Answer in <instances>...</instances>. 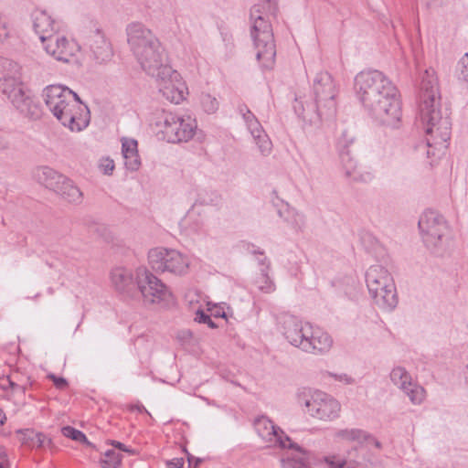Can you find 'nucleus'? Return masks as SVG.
Wrapping results in <instances>:
<instances>
[{"label":"nucleus","mask_w":468,"mask_h":468,"mask_svg":"<svg viewBox=\"0 0 468 468\" xmlns=\"http://www.w3.org/2000/svg\"><path fill=\"white\" fill-rule=\"evenodd\" d=\"M90 48L93 54L94 59L99 63H104L113 56L111 43L105 36L99 30L93 32L90 38Z\"/></svg>","instance_id":"5701e85b"},{"label":"nucleus","mask_w":468,"mask_h":468,"mask_svg":"<svg viewBox=\"0 0 468 468\" xmlns=\"http://www.w3.org/2000/svg\"><path fill=\"white\" fill-rule=\"evenodd\" d=\"M356 94L367 113L379 123L396 128L401 121L400 94L381 71L367 70L355 78Z\"/></svg>","instance_id":"f257e3e1"},{"label":"nucleus","mask_w":468,"mask_h":468,"mask_svg":"<svg viewBox=\"0 0 468 468\" xmlns=\"http://www.w3.org/2000/svg\"><path fill=\"white\" fill-rule=\"evenodd\" d=\"M50 379H52L54 385L58 388H64L67 386V380L64 378L56 377L55 375L51 374L48 376Z\"/></svg>","instance_id":"a19ab883"},{"label":"nucleus","mask_w":468,"mask_h":468,"mask_svg":"<svg viewBox=\"0 0 468 468\" xmlns=\"http://www.w3.org/2000/svg\"><path fill=\"white\" fill-rule=\"evenodd\" d=\"M340 158L343 169L347 177L361 182H369L374 178L373 173L358 165L357 162L351 156L348 151L342 152Z\"/></svg>","instance_id":"4be33fe9"},{"label":"nucleus","mask_w":468,"mask_h":468,"mask_svg":"<svg viewBox=\"0 0 468 468\" xmlns=\"http://www.w3.org/2000/svg\"><path fill=\"white\" fill-rule=\"evenodd\" d=\"M255 430L258 435L268 443L269 447L290 448L295 447L291 439L283 431L275 426L274 423L266 417H261L255 420Z\"/></svg>","instance_id":"a211bd4d"},{"label":"nucleus","mask_w":468,"mask_h":468,"mask_svg":"<svg viewBox=\"0 0 468 468\" xmlns=\"http://www.w3.org/2000/svg\"><path fill=\"white\" fill-rule=\"evenodd\" d=\"M0 468H5V467L2 465V463H0Z\"/></svg>","instance_id":"603ef678"},{"label":"nucleus","mask_w":468,"mask_h":468,"mask_svg":"<svg viewBox=\"0 0 468 468\" xmlns=\"http://www.w3.org/2000/svg\"><path fill=\"white\" fill-rule=\"evenodd\" d=\"M324 377H330V378H333L335 381H339V382H343L346 385H350V384H354L355 383V379L348 376L347 374H345V373H341V374H335V373H331V372H328V371H325L324 373H323Z\"/></svg>","instance_id":"58836bf2"},{"label":"nucleus","mask_w":468,"mask_h":468,"mask_svg":"<svg viewBox=\"0 0 468 468\" xmlns=\"http://www.w3.org/2000/svg\"><path fill=\"white\" fill-rule=\"evenodd\" d=\"M324 463L329 468H344L346 465L348 467L347 459H343L336 455L324 457Z\"/></svg>","instance_id":"4c0bfd02"},{"label":"nucleus","mask_w":468,"mask_h":468,"mask_svg":"<svg viewBox=\"0 0 468 468\" xmlns=\"http://www.w3.org/2000/svg\"><path fill=\"white\" fill-rule=\"evenodd\" d=\"M9 148V142L7 138L0 133V152Z\"/></svg>","instance_id":"a18cd8bd"},{"label":"nucleus","mask_w":468,"mask_h":468,"mask_svg":"<svg viewBox=\"0 0 468 468\" xmlns=\"http://www.w3.org/2000/svg\"><path fill=\"white\" fill-rule=\"evenodd\" d=\"M456 73L459 80L468 82V53H465L458 61Z\"/></svg>","instance_id":"e433bc0d"},{"label":"nucleus","mask_w":468,"mask_h":468,"mask_svg":"<svg viewBox=\"0 0 468 468\" xmlns=\"http://www.w3.org/2000/svg\"><path fill=\"white\" fill-rule=\"evenodd\" d=\"M277 12L276 0H259L250 13V37L252 38L256 58L264 69H271L274 64L276 48L270 16Z\"/></svg>","instance_id":"39448f33"},{"label":"nucleus","mask_w":468,"mask_h":468,"mask_svg":"<svg viewBox=\"0 0 468 468\" xmlns=\"http://www.w3.org/2000/svg\"><path fill=\"white\" fill-rule=\"evenodd\" d=\"M261 258L258 259L259 264L261 265V274L256 280V284L260 291L265 293H270L275 290L273 282L268 275L269 263H267L266 257H263L262 252H259Z\"/></svg>","instance_id":"c85d7f7f"},{"label":"nucleus","mask_w":468,"mask_h":468,"mask_svg":"<svg viewBox=\"0 0 468 468\" xmlns=\"http://www.w3.org/2000/svg\"><path fill=\"white\" fill-rule=\"evenodd\" d=\"M137 145V141L134 139L123 138L122 140V154L124 165L131 171H137L141 165Z\"/></svg>","instance_id":"a878e982"},{"label":"nucleus","mask_w":468,"mask_h":468,"mask_svg":"<svg viewBox=\"0 0 468 468\" xmlns=\"http://www.w3.org/2000/svg\"><path fill=\"white\" fill-rule=\"evenodd\" d=\"M111 444H112L113 447H115V448H117V449H119V450H121V451H122V452H128V453H130V454H133V453H134L133 450L129 449L128 447H126L123 443H122V442H120V441H111Z\"/></svg>","instance_id":"37998d69"},{"label":"nucleus","mask_w":468,"mask_h":468,"mask_svg":"<svg viewBox=\"0 0 468 468\" xmlns=\"http://www.w3.org/2000/svg\"><path fill=\"white\" fill-rule=\"evenodd\" d=\"M427 5H431V0H424Z\"/></svg>","instance_id":"3c124183"},{"label":"nucleus","mask_w":468,"mask_h":468,"mask_svg":"<svg viewBox=\"0 0 468 468\" xmlns=\"http://www.w3.org/2000/svg\"><path fill=\"white\" fill-rule=\"evenodd\" d=\"M149 264L157 272L184 275L187 272L189 260L176 250L154 248L148 253Z\"/></svg>","instance_id":"4468645a"},{"label":"nucleus","mask_w":468,"mask_h":468,"mask_svg":"<svg viewBox=\"0 0 468 468\" xmlns=\"http://www.w3.org/2000/svg\"><path fill=\"white\" fill-rule=\"evenodd\" d=\"M126 36L130 50L147 75L156 76L165 68H170L166 64L165 48L160 40L144 24H129L126 27Z\"/></svg>","instance_id":"20e7f679"},{"label":"nucleus","mask_w":468,"mask_h":468,"mask_svg":"<svg viewBox=\"0 0 468 468\" xmlns=\"http://www.w3.org/2000/svg\"><path fill=\"white\" fill-rule=\"evenodd\" d=\"M199 298L201 296L194 292H189L186 294V300L190 303L194 304L195 303L198 304L196 310L195 321L200 324H207L210 328H216L217 324L212 321L210 315L207 314L203 309L202 304L199 303Z\"/></svg>","instance_id":"7c9ffc66"},{"label":"nucleus","mask_w":468,"mask_h":468,"mask_svg":"<svg viewBox=\"0 0 468 468\" xmlns=\"http://www.w3.org/2000/svg\"><path fill=\"white\" fill-rule=\"evenodd\" d=\"M155 79L159 92L168 101L178 104L185 100L187 88L180 74L171 67L165 68Z\"/></svg>","instance_id":"2eb2a0df"},{"label":"nucleus","mask_w":468,"mask_h":468,"mask_svg":"<svg viewBox=\"0 0 468 468\" xmlns=\"http://www.w3.org/2000/svg\"><path fill=\"white\" fill-rule=\"evenodd\" d=\"M418 225L425 246L432 253L442 255L450 243V229L444 217L428 209L420 217Z\"/></svg>","instance_id":"9d476101"},{"label":"nucleus","mask_w":468,"mask_h":468,"mask_svg":"<svg viewBox=\"0 0 468 468\" xmlns=\"http://www.w3.org/2000/svg\"><path fill=\"white\" fill-rule=\"evenodd\" d=\"M0 90L22 114L31 118L39 116L37 105L17 78L6 76L1 79Z\"/></svg>","instance_id":"ddd939ff"},{"label":"nucleus","mask_w":468,"mask_h":468,"mask_svg":"<svg viewBox=\"0 0 468 468\" xmlns=\"http://www.w3.org/2000/svg\"><path fill=\"white\" fill-rule=\"evenodd\" d=\"M282 468H309L308 458L299 447H296V452L282 461Z\"/></svg>","instance_id":"2f4dec72"},{"label":"nucleus","mask_w":468,"mask_h":468,"mask_svg":"<svg viewBox=\"0 0 468 468\" xmlns=\"http://www.w3.org/2000/svg\"><path fill=\"white\" fill-rule=\"evenodd\" d=\"M111 282L117 291L130 294L136 287L135 272L124 267H116L111 271Z\"/></svg>","instance_id":"412c9836"},{"label":"nucleus","mask_w":468,"mask_h":468,"mask_svg":"<svg viewBox=\"0 0 468 468\" xmlns=\"http://www.w3.org/2000/svg\"><path fill=\"white\" fill-rule=\"evenodd\" d=\"M42 98L54 117L71 132H80L88 127L90 110L69 88L48 85L43 90Z\"/></svg>","instance_id":"7ed1b4c3"},{"label":"nucleus","mask_w":468,"mask_h":468,"mask_svg":"<svg viewBox=\"0 0 468 468\" xmlns=\"http://www.w3.org/2000/svg\"><path fill=\"white\" fill-rule=\"evenodd\" d=\"M167 468H183L184 459L175 458L166 462Z\"/></svg>","instance_id":"79ce46f5"},{"label":"nucleus","mask_w":468,"mask_h":468,"mask_svg":"<svg viewBox=\"0 0 468 468\" xmlns=\"http://www.w3.org/2000/svg\"><path fill=\"white\" fill-rule=\"evenodd\" d=\"M368 292L378 308L393 311L399 303L396 285L390 272L381 265H372L366 272Z\"/></svg>","instance_id":"1a4fd4ad"},{"label":"nucleus","mask_w":468,"mask_h":468,"mask_svg":"<svg viewBox=\"0 0 468 468\" xmlns=\"http://www.w3.org/2000/svg\"><path fill=\"white\" fill-rule=\"evenodd\" d=\"M294 110L299 115H302L303 119H306L308 117L307 115L304 114V109H303L301 112L300 110H298L297 106L294 105Z\"/></svg>","instance_id":"de8ad7c7"},{"label":"nucleus","mask_w":468,"mask_h":468,"mask_svg":"<svg viewBox=\"0 0 468 468\" xmlns=\"http://www.w3.org/2000/svg\"><path fill=\"white\" fill-rule=\"evenodd\" d=\"M56 193L70 203L79 204L83 198L82 192L74 185L73 181L68 177L65 178Z\"/></svg>","instance_id":"cd10ccee"},{"label":"nucleus","mask_w":468,"mask_h":468,"mask_svg":"<svg viewBox=\"0 0 468 468\" xmlns=\"http://www.w3.org/2000/svg\"><path fill=\"white\" fill-rule=\"evenodd\" d=\"M419 119L426 133L427 156L440 157L448 147L452 124L448 114L441 112L438 80L432 69L420 77Z\"/></svg>","instance_id":"f03ea898"},{"label":"nucleus","mask_w":468,"mask_h":468,"mask_svg":"<svg viewBox=\"0 0 468 468\" xmlns=\"http://www.w3.org/2000/svg\"><path fill=\"white\" fill-rule=\"evenodd\" d=\"M33 28L41 43L55 34V22L45 11H37L33 15Z\"/></svg>","instance_id":"393cba45"},{"label":"nucleus","mask_w":468,"mask_h":468,"mask_svg":"<svg viewBox=\"0 0 468 468\" xmlns=\"http://www.w3.org/2000/svg\"><path fill=\"white\" fill-rule=\"evenodd\" d=\"M34 176L38 183L55 193L67 177L49 166L37 167L34 172Z\"/></svg>","instance_id":"b1692460"},{"label":"nucleus","mask_w":468,"mask_h":468,"mask_svg":"<svg viewBox=\"0 0 468 468\" xmlns=\"http://www.w3.org/2000/svg\"><path fill=\"white\" fill-rule=\"evenodd\" d=\"M213 315L216 316V317H224L225 316V313L217 310L215 313H213Z\"/></svg>","instance_id":"09e8293b"},{"label":"nucleus","mask_w":468,"mask_h":468,"mask_svg":"<svg viewBox=\"0 0 468 468\" xmlns=\"http://www.w3.org/2000/svg\"><path fill=\"white\" fill-rule=\"evenodd\" d=\"M278 328L289 344L306 353L322 354L333 345L331 336L323 329L292 314H282Z\"/></svg>","instance_id":"423d86ee"},{"label":"nucleus","mask_w":468,"mask_h":468,"mask_svg":"<svg viewBox=\"0 0 468 468\" xmlns=\"http://www.w3.org/2000/svg\"><path fill=\"white\" fill-rule=\"evenodd\" d=\"M101 463L102 468H118L122 463V456L113 450H108Z\"/></svg>","instance_id":"c9c22d12"},{"label":"nucleus","mask_w":468,"mask_h":468,"mask_svg":"<svg viewBox=\"0 0 468 468\" xmlns=\"http://www.w3.org/2000/svg\"><path fill=\"white\" fill-rule=\"evenodd\" d=\"M335 439L337 441L343 442H357L358 445L363 443L367 440H371L375 442L377 447H379V442L372 438L367 431L360 429H342L338 430L335 433Z\"/></svg>","instance_id":"bb28decb"},{"label":"nucleus","mask_w":468,"mask_h":468,"mask_svg":"<svg viewBox=\"0 0 468 468\" xmlns=\"http://www.w3.org/2000/svg\"><path fill=\"white\" fill-rule=\"evenodd\" d=\"M295 399L302 411L314 419L332 421L340 415V402L324 391L303 388L296 392Z\"/></svg>","instance_id":"6e6552de"},{"label":"nucleus","mask_w":468,"mask_h":468,"mask_svg":"<svg viewBox=\"0 0 468 468\" xmlns=\"http://www.w3.org/2000/svg\"><path fill=\"white\" fill-rule=\"evenodd\" d=\"M24 443L28 444L31 447L40 448L44 446L46 437L44 434L39 432H35L33 431H25Z\"/></svg>","instance_id":"72a5a7b5"},{"label":"nucleus","mask_w":468,"mask_h":468,"mask_svg":"<svg viewBox=\"0 0 468 468\" xmlns=\"http://www.w3.org/2000/svg\"><path fill=\"white\" fill-rule=\"evenodd\" d=\"M276 195V192H273ZM277 209V213L294 231L302 232L306 226L305 216L294 207H292L287 202L275 196L271 200Z\"/></svg>","instance_id":"aec40b11"},{"label":"nucleus","mask_w":468,"mask_h":468,"mask_svg":"<svg viewBox=\"0 0 468 468\" xmlns=\"http://www.w3.org/2000/svg\"><path fill=\"white\" fill-rule=\"evenodd\" d=\"M390 380L409 398L414 405L421 404L426 397L425 389L412 380L410 374L402 367H396L390 372Z\"/></svg>","instance_id":"f3484780"},{"label":"nucleus","mask_w":468,"mask_h":468,"mask_svg":"<svg viewBox=\"0 0 468 468\" xmlns=\"http://www.w3.org/2000/svg\"><path fill=\"white\" fill-rule=\"evenodd\" d=\"M61 432L65 437L70 438L73 441H76L79 442H83L90 446L91 445V442H90L88 441L86 435L82 431H80L71 426L63 427L61 429Z\"/></svg>","instance_id":"f704fd0d"},{"label":"nucleus","mask_w":468,"mask_h":468,"mask_svg":"<svg viewBox=\"0 0 468 468\" xmlns=\"http://www.w3.org/2000/svg\"><path fill=\"white\" fill-rule=\"evenodd\" d=\"M151 125L156 133L171 144L191 140L197 129L196 119L187 113L157 110L152 114Z\"/></svg>","instance_id":"0eeeda50"},{"label":"nucleus","mask_w":468,"mask_h":468,"mask_svg":"<svg viewBox=\"0 0 468 468\" xmlns=\"http://www.w3.org/2000/svg\"><path fill=\"white\" fill-rule=\"evenodd\" d=\"M346 459L348 468H355V465L362 467L370 462V454L368 449L361 443L347 452Z\"/></svg>","instance_id":"c756f323"},{"label":"nucleus","mask_w":468,"mask_h":468,"mask_svg":"<svg viewBox=\"0 0 468 468\" xmlns=\"http://www.w3.org/2000/svg\"><path fill=\"white\" fill-rule=\"evenodd\" d=\"M199 100L201 107L207 113L211 114L218 111L219 103L216 97L209 93H202Z\"/></svg>","instance_id":"473e14b6"},{"label":"nucleus","mask_w":468,"mask_h":468,"mask_svg":"<svg viewBox=\"0 0 468 468\" xmlns=\"http://www.w3.org/2000/svg\"><path fill=\"white\" fill-rule=\"evenodd\" d=\"M42 46L47 54L64 63L69 62L80 50V45L74 39L56 33L43 41Z\"/></svg>","instance_id":"dca6fc26"},{"label":"nucleus","mask_w":468,"mask_h":468,"mask_svg":"<svg viewBox=\"0 0 468 468\" xmlns=\"http://www.w3.org/2000/svg\"><path fill=\"white\" fill-rule=\"evenodd\" d=\"M5 414L2 409H0V425H3L5 422Z\"/></svg>","instance_id":"49530a36"},{"label":"nucleus","mask_w":468,"mask_h":468,"mask_svg":"<svg viewBox=\"0 0 468 468\" xmlns=\"http://www.w3.org/2000/svg\"><path fill=\"white\" fill-rule=\"evenodd\" d=\"M240 112L242 113L243 120L246 122L247 128L250 133L254 143L257 144L260 153L263 156H268L272 150V143L268 134L263 130L258 119L249 109H245L244 111L241 108Z\"/></svg>","instance_id":"6ab92c4d"},{"label":"nucleus","mask_w":468,"mask_h":468,"mask_svg":"<svg viewBox=\"0 0 468 468\" xmlns=\"http://www.w3.org/2000/svg\"><path fill=\"white\" fill-rule=\"evenodd\" d=\"M187 461H188V464H189V468H197L198 465L200 464L201 463V459L199 458H195L194 456L192 455H189L187 457Z\"/></svg>","instance_id":"c03bdc74"},{"label":"nucleus","mask_w":468,"mask_h":468,"mask_svg":"<svg viewBox=\"0 0 468 468\" xmlns=\"http://www.w3.org/2000/svg\"><path fill=\"white\" fill-rule=\"evenodd\" d=\"M136 288L145 303L166 306L173 302L168 287L145 267L135 270Z\"/></svg>","instance_id":"9b49d317"},{"label":"nucleus","mask_w":468,"mask_h":468,"mask_svg":"<svg viewBox=\"0 0 468 468\" xmlns=\"http://www.w3.org/2000/svg\"><path fill=\"white\" fill-rule=\"evenodd\" d=\"M100 168L104 175H112L114 170V162L112 159L106 158L101 160Z\"/></svg>","instance_id":"ea45409f"},{"label":"nucleus","mask_w":468,"mask_h":468,"mask_svg":"<svg viewBox=\"0 0 468 468\" xmlns=\"http://www.w3.org/2000/svg\"><path fill=\"white\" fill-rule=\"evenodd\" d=\"M313 90L318 119L332 117L336 109L337 87L333 77L326 71L316 74Z\"/></svg>","instance_id":"f8f14e48"},{"label":"nucleus","mask_w":468,"mask_h":468,"mask_svg":"<svg viewBox=\"0 0 468 468\" xmlns=\"http://www.w3.org/2000/svg\"><path fill=\"white\" fill-rule=\"evenodd\" d=\"M206 304H207V310H208V311H211V310H212V307H211V306H212V304H211V303L207 302V303H206Z\"/></svg>","instance_id":"8fccbe9b"}]
</instances>
